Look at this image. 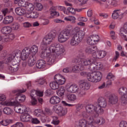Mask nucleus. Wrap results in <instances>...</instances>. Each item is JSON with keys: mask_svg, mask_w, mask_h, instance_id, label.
<instances>
[{"mask_svg": "<svg viewBox=\"0 0 127 127\" xmlns=\"http://www.w3.org/2000/svg\"><path fill=\"white\" fill-rule=\"evenodd\" d=\"M55 38V35L50 33L46 35L43 39L41 43V48L42 50L46 51H50V52L55 53L57 56H60L65 52L64 47L61 45L59 43L55 42L51 44L52 40ZM51 44L49 48H47V45Z\"/></svg>", "mask_w": 127, "mask_h": 127, "instance_id": "1", "label": "nucleus"}, {"mask_svg": "<svg viewBox=\"0 0 127 127\" xmlns=\"http://www.w3.org/2000/svg\"><path fill=\"white\" fill-rule=\"evenodd\" d=\"M6 62L7 64L9 63L7 66V69L9 72L13 73V72H16L18 70L19 60H18V57H16V53L7 55Z\"/></svg>", "mask_w": 127, "mask_h": 127, "instance_id": "2", "label": "nucleus"}, {"mask_svg": "<svg viewBox=\"0 0 127 127\" xmlns=\"http://www.w3.org/2000/svg\"><path fill=\"white\" fill-rule=\"evenodd\" d=\"M26 89H17L13 91L14 94L17 95L16 97V101H5L4 102V105L5 106H18V103H23L25 101V95L21 94L22 93H24L26 92Z\"/></svg>", "mask_w": 127, "mask_h": 127, "instance_id": "3", "label": "nucleus"}, {"mask_svg": "<svg viewBox=\"0 0 127 127\" xmlns=\"http://www.w3.org/2000/svg\"><path fill=\"white\" fill-rule=\"evenodd\" d=\"M95 60L94 58L92 57L91 59H86L82 60L80 63L81 64L82 66H88L90 65L89 67V70L92 71H96V70H99L101 68V64L100 63L95 62Z\"/></svg>", "mask_w": 127, "mask_h": 127, "instance_id": "4", "label": "nucleus"}, {"mask_svg": "<svg viewBox=\"0 0 127 127\" xmlns=\"http://www.w3.org/2000/svg\"><path fill=\"white\" fill-rule=\"evenodd\" d=\"M71 30L65 29L62 31L58 36V40L60 43H65L71 38Z\"/></svg>", "mask_w": 127, "mask_h": 127, "instance_id": "5", "label": "nucleus"}, {"mask_svg": "<svg viewBox=\"0 0 127 127\" xmlns=\"http://www.w3.org/2000/svg\"><path fill=\"white\" fill-rule=\"evenodd\" d=\"M87 78L89 82L97 83V82L101 81L102 73L100 71L96 72V71H93V72L88 73Z\"/></svg>", "mask_w": 127, "mask_h": 127, "instance_id": "6", "label": "nucleus"}, {"mask_svg": "<svg viewBox=\"0 0 127 127\" xmlns=\"http://www.w3.org/2000/svg\"><path fill=\"white\" fill-rule=\"evenodd\" d=\"M85 110L87 113H89L90 115L96 113L98 115H101V113H103V111H101V108L99 106H95L94 104H88L85 107Z\"/></svg>", "mask_w": 127, "mask_h": 127, "instance_id": "7", "label": "nucleus"}, {"mask_svg": "<svg viewBox=\"0 0 127 127\" xmlns=\"http://www.w3.org/2000/svg\"><path fill=\"white\" fill-rule=\"evenodd\" d=\"M89 123L93 125H104L106 123V121L103 118V117H99L96 119L95 120L93 118V116H91L89 118Z\"/></svg>", "mask_w": 127, "mask_h": 127, "instance_id": "8", "label": "nucleus"}, {"mask_svg": "<svg viewBox=\"0 0 127 127\" xmlns=\"http://www.w3.org/2000/svg\"><path fill=\"white\" fill-rule=\"evenodd\" d=\"M98 105L97 106H99V108H100V111H102V113H100L101 115H103L104 114V109L103 108H105L107 107V100H106V99H105L104 97H99L98 100Z\"/></svg>", "mask_w": 127, "mask_h": 127, "instance_id": "9", "label": "nucleus"}, {"mask_svg": "<svg viewBox=\"0 0 127 127\" xmlns=\"http://www.w3.org/2000/svg\"><path fill=\"white\" fill-rule=\"evenodd\" d=\"M31 54V51H30V48L25 47L22 50L21 54V58L22 60H26L28 57Z\"/></svg>", "mask_w": 127, "mask_h": 127, "instance_id": "10", "label": "nucleus"}, {"mask_svg": "<svg viewBox=\"0 0 127 127\" xmlns=\"http://www.w3.org/2000/svg\"><path fill=\"white\" fill-rule=\"evenodd\" d=\"M77 28H75L72 30L73 32H74L72 34H74L77 39L81 42L85 36V32L80 30L76 32V30H77Z\"/></svg>", "mask_w": 127, "mask_h": 127, "instance_id": "11", "label": "nucleus"}, {"mask_svg": "<svg viewBox=\"0 0 127 127\" xmlns=\"http://www.w3.org/2000/svg\"><path fill=\"white\" fill-rule=\"evenodd\" d=\"M120 35L125 41H127V22L120 29Z\"/></svg>", "mask_w": 127, "mask_h": 127, "instance_id": "12", "label": "nucleus"}, {"mask_svg": "<svg viewBox=\"0 0 127 127\" xmlns=\"http://www.w3.org/2000/svg\"><path fill=\"white\" fill-rule=\"evenodd\" d=\"M106 55H107V52L104 51H100L96 52L92 56L93 58L94 59V61H96L98 60V59H102V58H104Z\"/></svg>", "mask_w": 127, "mask_h": 127, "instance_id": "13", "label": "nucleus"}, {"mask_svg": "<svg viewBox=\"0 0 127 127\" xmlns=\"http://www.w3.org/2000/svg\"><path fill=\"white\" fill-rule=\"evenodd\" d=\"M14 111L18 114H23V115L27 114V112H28V110L25 106H17L16 105L14 108Z\"/></svg>", "mask_w": 127, "mask_h": 127, "instance_id": "14", "label": "nucleus"}, {"mask_svg": "<svg viewBox=\"0 0 127 127\" xmlns=\"http://www.w3.org/2000/svg\"><path fill=\"white\" fill-rule=\"evenodd\" d=\"M119 102V97L115 94H111L108 96V103L110 105H116Z\"/></svg>", "mask_w": 127, "mask_h": 127, "instance_id": "15", "label": "nucleus"}, {"mask_svg": "<svg viewBox=\"0 0 127 127\" xmlns=\"http://www.w3.org/2000/svg\"><path fill=\"white\" fill-rule=\"evenodd\" d=\"M54 79L56 80L59 86L60 85H64L66 82V78L60 74H56L54 77Z\"/></svg>", "mask_w": 127, "mask_h": 127, "instance_id": "16", "label": "nucleus"}, {"mask_svg": "<svg viewBox=\"0 0 127 127\" xmlns=\"http://www.w3.org/2000/svg\"><path fill=\"white\" fill-rule=\"evenodd\" d=\"M124 17V14L121 12V10H115L112 13V18L114 19H122Z\"/></svg>", "mask_w": 127, "mask_h": 127, "instance_id": "17", "label": "nucleus"}, {"mask_svg": "<svg viewBox=\"0 0 127 127\" xmlns=\"http://www.w3.org/2000/svg\"><path fill=\"white\" fill-rule=\"evenodd\" d=\"M97 48L96 46H89L85 49V52L87 54H93L94 55L97 51Z\"/></svg>", "mask_w": 127, "mask_h": 127, "instance_id": "18", "label": "nucleus"}, {"mask_svg": "<svg viewBox=\"0 0 127 127\" xmlns=\"http://www.w3.org/2000/svg\"><path fill=\"white\" fill-rule=\"evenodd\" d=\"M72 35L73 36L69 40V43L71 46H77L81 42L78 40V39L74 36V34Z\"/></svg>", "mask_w": 127, "mask_h": 127, "instance_id": "19", "label": "nucleus"}, {"mask_svg": "<svg viewBox=\"0 0 127 127\" xmlns=\"http://www.w3.org/2000/svg\"><path fill=\"white\" fill-rule=\"evenodd\" d=\"M78 89V86L75 84H71L70 86H67L66 90L69 93H77Z\"/></svg>", "mask_w": 127, "mask_h": 127, "instance_id": "20", "label": "nucleus"}, {"mask_svg": "<svg viewBox=\"0 0 127 127\" xmlns=\"http://www.w3.org/2000/svg\"><path fill=\"white\" fill-rule=\"evenodd\" d=\"M60 102H61V99H60L59 97L57 96H52L50 99V103L51 105H56L59 104Z\"/></svg>", "mask_w": 127, "mask_h": 127, "instance_id": "21", "label": "nucleus"}, {"mask_svg": "<svg viewBox=\"0 0 127 127\" xmlns=\"http://www.w3.org/2000/svg\"><path fill=\"white\" fill-rule=\"evenodd\" d=\"M108 2L109 4H108ZM118 2H119L118 0H112L110 2H107L105 7V8H111V7H114V6H117L118 5Z\"/></svg>", "mask_w": 127, "mask_h": 127, "instance_id": "22", "label": "nucleus"}, {"mask_svg": "<svg viewBox=\"0 0 127 127\" xmlns=\"http://www.w3.org/2000/svg\"><path fill=\"white\" fill-rule=\"evenodd\" d=\"M21 121L22 122H30L31 121V116L29 115V112L27 111V114H23L21 117Z\"/></svg>", "mask_w": 127, "mask_h": 127, "instance_id": "23", "label": "nucleus"}, {"mask_svg": "<svg viewBox=\"0 0 127 127\" xmlns=\"http://www.w3.org/2000/svg\"><path fill=\"white\" fill-rule=\"evenodd\" d=\"M90 114L88 113L87 111H81L78 115L79 118H83V119H89Z\"/></svg>", "mask_w": 127, "mask_h": 127, "instance_id": "24", "label": "nucleus"}, {"mask_svg": "<svg viewBox=\"0 0 127 127\" xmlns=\"http://www.w3.org/2000/svg\"><path fill=\"white\" fill-rule=\"evenodd\" d=\"M45 64H46V62L44 60H40L37 61L36 64V67L38 69H43L45 67Z\"/></svg>", "mask_w": 127, "mask_h": 127, "instance_id": "25", "label": "nucleus"}, {"mask_svg": "<svg viewBox=\"0 0 127 127\" xmlns=\"http://www.w3.org/2000/svg\"><path fill=\"white\" fill-rule=\"evenodd\" d=\"M15 11L17 15H24L26 13L25 9L20 7L16 8Z\"/></svg>", "mask_w": 127, "mask_h": 127, "instance_id": "26", "label": "nucleus"}, {"mask_svg": "<svg viewBox=\"0 0 127 127\" xmlns=\"http://www.w3.org/2000/svg\"><path fill=\"white\" fill-rule=\"evenodd\" d=\"M90 86L91 85H90V84L87 83V81H83L82 82H81L80 84H79L80 88L83 89L86 91L90 89Z\"/></svg>", "mask_w": 127, "mask_h": 127, "instance_id": "27", "label": "nucleus"}, {"mask_svg": "<svg viewBox=\"0 0 127 127\" xmlns=\"http://www.w3.org/2000/svg\"><path fill=\"white\" fill-rule=\"evenodd\" d=\"M63 109V107L60 104H57L53 106V110L56 114L59 115L61 110Z\"/></svg>", "mask_w": 127, "mask_h": 127, "instance_id": "28", "label": "nucleus"}, {"mask_svg": "<svg viewBox=\"0 0 127 127\" xmlns=\"http://www.w3.org/2000/svg\"><path fill=\"white\" fill-rule=\"evenodd\" d=\"M72 70L73 72H77V71H82L84 70V66L82 65L80 63L73 66Z\"/></svg>", "mask_w": 127, "mask_h": 127, "instance_id": "29", "label": "nucleus"}, {"mask_svg": "<svg viewBox=\"0 0 127 127\" xmlns=\"http://www.w3.org/2000/svg\"><path fill=\"white\" fill-rule=\"evenodd\" d=\"M28 64L30 67H32L35 64V56L30 55L28 58Z\"/></svg>", "mask_w": 127, "mask_h": 127, "instance_id": "30", "label": "nucleus"}, {"mask_svg": "<svg viewBox=\"0 0 127 127\" xmlns=\"http://www.w3.org/2000/svg\"><path fill=\"white\" fill-rule=\"evenodd\" d=\"M3 34H8L11 32V27L10 26H4L0 30Z\"/></svg>", "mask_w": 127, "mask_h": 127, "instance_id": "31", "label": "nucleus"}, {"mask_svg": "<svg viewBox=\"0 0 127 127\" xmlns=\"http://www.w3.org/2000/svg\"><path fill=\"white\" fill-rule=\"evenodd\" d=\"M12 21H13V17L12 16H7L4 18L3 23L4 24H9Z\"/></svg>", "mask_w": 127, "mask_h": 127, "instance_id": "32", "label": "nucleus"}, {"mask_svg": "<svg viewBox=\"0 0 127 127\" xmlns=\"http://www.w3.org/2000/svg\"><path fill=\"white\" fill-rule=\"evenodd\" d=\"M56 57L53 55H51L47 58V64L48 65H52L55 62Z\"/></svg>", "mask_w": 127, "mask_h": 127, "instance_id": "33", "label": "nucleus"}, {"mask_svg": "<svg viewBox=\"0 0 127 127\" xmlns=\"http://www.w3.org/2000/svg\"><path fill=\"white\" fill-rule=\"evenodd\" d=\"M64 93L65 87H64V86H62L57 91V94L58 96H59L60 97L64 96Z\"/></svg>", "mask_w": 127, "mask_h": 127, "instance_id": "34", "label": "nucleus"}, {"mask_svg": "<svg viewBox=\"0 0 127 127\" xmlns=\"http://www.w3.org/2000/svg\"><path fill=\"white\" fill-rule=\"evenodd\" d=\"M30 49L31 53L33 56H35V54L38 52V47L35 45H33Z\"/></svg>", "mask_w": 127, "mask_h": 127, "instance_id": "35", "label": "nucleus"}, {"mask_svg": "<svg viewBox=\"0 0 127 127\" xmlns=\"http://www.w3.org/2000/svg\"><path fill=\"white\" fill-rule=\"evenodd\" d=\"M50 87L53 90H56L59 88V85L56 80H55V81H53L50 83Z\"/></svg>", "mask_w": 127, "mask_h": 127, "instance_id": "36", "label": "nucleus"}, {"mask_svg": "<svg viewBox=\"0 0 127 127\" xmlns=\"http://www.w3.org/2000/svg\"><path fill=\"white\" fill-rule=\"evenodd\" d=\"M78 127H87V120L86 119H80L78 122Z\"/></svg>", "mask_w": 127, "mask_h": 127, "instance_id": "37", "label": "nucleus"}, {"mask_svg": "<svg viewBox=\"0 0 127 127\" xmlns=\"http://www.w3.org/2000/svg\"><path fill=\"white\" fill-rule=\"evenodd\" d=\"M3 114H5V115L10 116L12 114V109H10L9 107H5L3 109Z\"/></svg>", "mask_w": 127, "mask_h": 127, "instance_id": "38", "label": "nucleus"}, {"mask_svg": "<svg viewBox=\"0 0 127 127\" xmlns=\"http://www.w3.org/2000/svg\"><path fill=\"white\" fill-rule=\"evenodd\" d=\"M11 123H12V120L9 119H5L4 120H2L0 122V124L4 127H6L7 126H8V125H9V124Z\"/></svg>", "mask_w": 127, "mask_h": 127, "instance_id": "39", "label": "nucleus"}, {"mask_svg": "<svg viewBox=\"0 0 127 127\" xmlns=\"http://www.w3.org/2000/svg\"><path fill=\"white\" fill-rule=\"evenodd\" d=\"M87 90L83 89V88H80V89H79V88H78V90L76 92V93H77V95L79 97H83V96H85V95H86V91Z\"/></svg>", "mask_w": 127, "mask_h": 127, "instance_id": "40", "label": "nucleus"}, {"mask_svg": "<svg viewBox=\"0 0 127 127\" xmlns=\"http://www.w3.org/2000/svg\"><path fill=\"white\" fill-rule=\"evenodd\" d=\"M20 27V25L18 22H15L11 24V30H18Z\"/></svg>", "mask_w": 127, "mask_h": 127, "instance_id": "41", "label": "nucleus"}, {"mask_svg": "<svg viewBox=\"0 0 127 127\" xmlns=\"http://www.w3.org/2000/svg\"><path fill=\"white\" fill-rule=\"evenodd\" d=\"M25 9L27 10V11H32L34 9V5L32 4V3H27V5L26 6Z\"/></svg>", "mask_w": 127, "mask_h": 127, "instance_id": "42", "label": "nucleus"}, {"mask_svg": "<svg viewBox=\"0 0 127 127\" xmlns=\"http://www.w3.org/2000/svg\"><path fill=\"white\" fill-rule=\"evenodd\" d=\"M87 43V44H89V45H95V44H96V42H95V41L93 39L92 36L88 37Z\"/></svg>", "mask_w": 127, "mask_h": 127, "instance_id": "43", "label": "nucleus"}, {"mask_svg": "<svg viewBox=\"0 0 127 127\" xmlns=\"http://www.w3.org/2000/svg\"><path fill=\"white\" fill-rule=\"evenodd\" d=\"M67 98L68 100H69V101H71V102L75 101L76 99H77L76 95L73 94H68L67 96Z\"/></svg>", "mask_w": 127, "mask_h": 127, "instance_id": "44", "label": "nucleus"}, {"mask_svg": "<svg viewBox=\"0 0 127 127\" xmlns=\"http://www.w3.org/2000/svg\"><path fill=\"white\" fill-rule=\"evenodd\" d=\"M28 2L24 1L23 0H22L18 3V5H19L21 7H24L25 8H26Z\"/></svg>", "mask_w": 127, "mask_h": 127, "instance_id": "45", "label": "nucleus"}, {"mask_svg": "<svg viewBox=\"0 0 127 127\" xmlns=\"http://www.w3.org/2000/svg\"><path fill=\"white\" fill-rule=\"evenodd\" d=\"M57 120H58V117L54 116L53 117V120L52 122V124H53V125H54L55 126H58V125H59V123H60V121Z\"/></svg>", "mask_w": 127, "mask_h": 127, "instance_id": "46", "label": "nucleus"}, {"mask_svg": "<svg viewBox=\"0 0 127 127\" xmlns=\"http://www.w3.org/2000/svg\"><path fill=\"white\" fill-rule=\"evenodd\" d=\"M67 109L63 107L62 109L61 110V112L59 114V116H60V117H63L67 114Z\"/></svg>", "mask_w": 127, "mask_h": 127, "instance_id": "47", "label": "nucleus"}, {"mask_svg": "<svg viewBox=\"0 0 127 127\" xmlns=\"http://www.w3.org/2000/svg\"><path fill=\"white\" fill-rule=\"evenodd\" d=\"M43 8V6L41 3H38L36 4V6H35V9L36 10H37L38 11H41L42 9Z\"/></svg>", "mask_w": 127, "mask_h": 127, "instance_id": "48", "label": "nucleus"}, {"mask_svg": "<svg viewBox=\"0 0 127 127\" xmlns=\"http://www.w3.org/2000/svg\"><path fill=\"white\" fill-rule=\"evenodd\" d=\"M91 37H92L93 41H94V42H95L96 44L98 43V41H100V37L98 35H91Z\"/></svg>", "mask_w": 127, "mask_h": 127, "instance_id": "49", "label": "nucleus"}, {"mask_svg": "<svg viewBox=\"0 0 127 127\" xmlns=\"http://www.w3.org/2000/svg\"><path fill=\"white\" fill-rule=\"evenodd\" d=\"M115 75L111 72H109L107 76V79L111 81H114L115 80Z\"/></svg>", "mask_w": 127, "mask_h": 127, "instance_id": "50", "label": "nucleus"}, {"mask_svg": "<svg viewBox=\"0 0 127 127\" xmlns=\"http://www.w3.org/2000/svg\"><path fill=\"white\" fill-rule=\"evenodd\" d=\"M10 10H9V9L7 8H5L1 10V12H2L4 16H5L6 14H8V13L10 12Z\"/></svg>", "mask_w": 127, "mask_h": 127, "instance_id": "51", "label": "nucleus"}, {"mask_svg": "<svg viewBox=\"0 0 127 127\" xmlns=\"http://www.w3.org/2000/svg\"><path fill=\"white\" fill-rule=\"evenodd\" d=\"M39 15L37 12H31L30 14L31 18H37Z\"/></svg>", "mask_w": 127, "mask_h": 127, "instance_id": "52", "label": "nucleus"}, {"mask_svg": "<svg viewBox=\"0 0 127 127\" xmlns=\"http://www.w3.org/2000/svg\"><path fill=\"white\" fill-rule=\"evenodd\" d=\"M45 112L46 114V116H51V115H52V111H51V110H50V109L46 108L45 109Z\"/></svg>", "mask_w": 127, "mask_h": 127, "instance_id": "53", "label": "nucleus"}, {"mask_svg": "<svg viewBox=\"0 0 127 127\" xmlns=\"http://www.w3.org/2000/svg\"><path fill=\"white\" fill-rule=\"evenodd\" d=\"M67 10H68V12H70L72 14H75L76 12V9H74L72 7H69L67 8Z\"/></svg>", "mask_w": 127, "mask_h": 127, "instance_id": "54", "label": "nucleus"}, {"mask_svg": "<svg viewBox=\"0 0 127 127\" xmlns=\"http://www.w3.org/2000/svg\"><path fill=\"white\" fill-rule=\"evenodd\" d=\"M40 112H41L40 111V109L35 110L34 111V116H35L36 117H41V115H40Z\"/></svg>", "mask_w": 127, "mask_h": 127, "instance_id": "55", "label": "nucleus"}, {"mask_svg": "<svg viewBox=\"0 0 127 127\" xmlns=\"http://www.w3.org/2000/svg\"><path fill=\"white\" fill-rule=\"evenodd\" d=\"M48 56V53L46 52H42L41 54V57L43 59H45V58H47Z\"/></svg>", "mask_w": 127, "mask_h": 127, "instance_id": "56", "label": "nucleus"}, {"mask_svg": "<svg viewBox=\"0 0 127 127\" xmlns=\"http://www.w3.org/2000/svg\"><path fill=\"white\" fill-rule=\"evenodd\" d=\"M63 71L64 73H71L72 72V69L71 67H66L64 68Z\"/></svg>", "mask_w": 127, "mask_h": 127, "instance_id": "57", "label": "nucleus"}, {"mask_svg": "<svg viewBox=\"0 0 127 127\" xmlns=\"http://www.w3.org/2000/svg\"><path fill=\"white\" fill-rule=\"evenodd\" d=\"M120 127H127V122L122 121L120 122L119 125Z\"/></svg>", "mask_w": 127, "mask_h": 127, "instance_id": "58", "label": "nucleus"}, {"mask_svg": "<svg viewBox=\"0 0 127 127\" xmlns=\"http://www.w3.org/2000/svg\"><path fill=\"white\" fill-rule=\"evenodd\" d=\"M69 21L72 24L76 23V17L73 16H70Z\"/></svg>", "mask_w": 127, "mask_h": 127, "instance_id": "59", "label": "nucleus"}, {"mask_svg": "<svg viewBox=\"0 0 127 127\" xmlns=\"http://www.w3.org/2000/svg\"><path fill=\"white\" fill-rule=\"evenodd\" d=\"M35 94L37 97H43V92L40 90H37L35 91Z\"/></svg>", "mask_w": 127, "mask_h": 127, "instance_id": "60", "label": "nucleus"}, {"mask_svg": "<svg viewBox=\"0 0 127 127\" xmlns=\"http://www.w3.org/2000/svg\"><path fill=\"white\" fill-rule=\"evenodd\" d=\"M36 82H38L39 85H43L45 83V81L42 78L38 79Z\"/></svg>", "mask_w": 127, "mask_h": 127, "instance_id": "61", "label": "nucleus"}, {"mask_svg": "<svg viewBox=\"0 0 127 127\" xmlns=\"http://www.w3.org/2000/svg\"><path fill=\"white\" fill-rule=\"evenodd\" d=\"M11 127H23V124H22V123H21L18 122V123H16L15 124H14V125H13Z\"/></svg>", "mask_w": 127, "mask_h": 127, "instance_id": "62", "label": "nucleus"}, {"mask_svg": "<svg viewBox=\"0 0 127 127\" xmlns=\"http://www.w3.org/2000/svg\"><path fill=\"white\" fill-rule=\"evenodd\" d=\"M50 13L52 16H54L55 15L57 16H59V13L56 11H51Z\"/></svg>", "mask_w": 127, "mask_h": 127, "instance_id": "63", "label": "nucleus"}, {"mask_svg": "<svg viewBox=\"0 0 127 127\" xmlns=\"http://www.w3.org/2000/svg\"><path fill=\"white\" fill-rule=\"evenodd\" d=\"M62 104L64 105V106H65L66 107H73L74 105L73 104H69L66 103V101H62Z\"/></svg>", "mask_w": 127, "mask_h": 127, "instance_id": "64", "label": "nucleus"}]
</instances>
